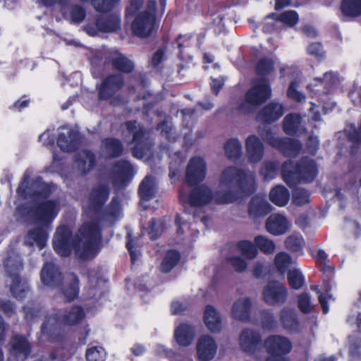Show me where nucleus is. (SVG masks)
Returning a JSON list of instances; mask_svg holds the SVG:
<instances>
[{
  "mask_svg": "<svg viewBox=\"0 0 361 361\" xmlns=\"http://www.w3.org/2000/svg\"><path fill=\"white\" fill-rule=\"evenodd\" d=\"M147 231L151 240L158 239L162 231L160 221L156 218H152L147 224Z\"/></svg>",
  "mask_w": 361,
  "mask_h": 361,
  "instance_id": "e2e57ef3",
  "label": "nucleus"
},
{
  "mask_svg": "<svg viewBox=\"0 0 361 361\" xmlns=\"http://www.w3.org/2000/svg\"><path fill=\"white\" fill-rule=\"evenodd\" d=\"M87 361H104L106 359V351L101 346H93L86 350Z\"/></svg>",
  "mask_w": 361,
  "mask_h": 361,
  "instance_id": "052dcab7",
  "label": "nucleus"
},
{
  "mask_svg": "<svg viewBox=\"0 0 361 361\" xmlns=\"http://www.w3.org/2000/svg\"><path fill=\"white\" fill-rule=\"evenodd\" d=\"M138 195L143 201H149L155 195L156 189L154 178L152 176H146L139 185Z\"/></svg>",
  "mask_w": 361,
  "mask_h": 361,
  "instance_id": "58836bf2",
  "label": "nucleus"
},
{
  "mask_svg": "<svg viewBox=\"0 0 361 361\" xmlns=\"http://www.w3.org/2000/svg\"><path fill=\"white\" fill-rule=\"evenodd\" d=\"M69 17L71 23L79 24L85 20L86 11L80 5H72L69 11Z\"/></svg>",
  "mask_w": 361,
  "mask_h": 361,
  "instance_id": "bf43d9fd",
  "label": "nucleus"
},
{
  "mask_svg": "<svg viewBox=\"0 0 361 361\" xmlns=\"http://www.w3.org/2000/svg\"><path fill=\"white\" fill-rule=\"evenodd\" d=\"M195 330L194 326L187 323H181L174 330V338L178 345L188 347L195 338Z\"/></svg>",
  "mask_w": 361,
  "mask_h": 361,
  "instance_id": "72a5a7b5",
  "label": "nucleus"
},
{
  "mask_svg": "<svg viewBox=\"0 0 361 361\" xmlns=\"http://www.w3.org/2000/svg\"><path fill=\"white\" fill-rule=\"evenodd\" d=\"M274 262L277 270L284 274L291 264L292 258L289 254L281 252L276 255Z\"/></svg>",
  "mask_w": 361,
  "mask_h": 361,
  "instance_id": "13d9d810",
  "label": "nucleus"
},
{
  "mask_svg": "<svg viewBox=\"0 0 361 361\" xmlns=\"http://www.w3.org/2000/svg\"><path fill=\"white\" fill-rule=\"evenodd\" d=\"M252 302L250 298H239L233 305L232 317L241 322H248L250 319Z\"/></svg>",
  "mask_w": 361,
  "mask_h": 361,
  "instance_id": "7c9ffc66",
  "label": "nucleus"
},
{
  "mask_svg": "<svg viewBox=\"0 0 361 361\" xmlns=\"http://www.w3.org/2000/svg\"><path fill=\"white\" fill-rule=\"evenodd\" d=\"M30 103V99L26 94L22 95L17 101L13 104L9 106L8 109L14 112H21L25 109L28 107Z\"/></svg>",
  "mask_w": 361,
  "mask_h": 361,
  "instance_id": "774afa93",
  "label": "nucleus"
},
{
  "mask_svg": "<svg viewBox=\"0 0 361 361\" xmlns=\"http://www.w3.org/2000/svg\"><path fill=\"white\" fill-rule=\"evenodd\" d=\"M29 176L25 174L16 189V193L23 200L32 199L34 201H47L52 193V188L49 183L43 181L39 176L29 183Z\"/></svg>",
  "mask_w": 361,
  "mask_h": 361,
  "instance_id": "6e6552de",
  "label": "nucleus"
},
{
  "mask_svg": "<svg viewBox=\"0 0 361 361\" xmlns=\"http://www.w3.org/2000/svg\"><path fill=\"white\" fill-rule=\"evenodd\" d=\"M267 231L274 235L285 234L290 229V224L287 218L281 214H271L266 221Z\"/></svg>",
  "mask_w": 361,
  "mask_h": 361,
  "instance_id": "bb28decb",
  "label": "nucleus"
},
{
  "mask_svg": "<svg viewBox=\"0 0 361 361\" xmlns=\"http://www.w3.org/2000/svg\"><path fill=\"white\" fill-rule=\"evenodd\" d=\"M99 221L91 220L82 223L73 236L67 226H60L54 235L52 245L59 256L69 257L73 250L78 259L85 262L98 255L104 246Z\"/></svg>",
  "mask_w": 361,
  "mask_h": 361,
  "instance_id": "f257e3e1",
  "label": "nucleus"
},
{
  "mask_svg": "<svg viewBox=\"0 0 361 361\" xmlns=\"http://www.w3.org/2000/svg\"><path fill=\"white\" fill-rule=\"evenodd\" d=\"M214 199L212 190L205 185L195 187L189 193L188 202L192 207L208 204Z\"/></svg>",
  "mask_w": 361,
  "mask_h": 361,
  "instance_id": "a878e982",
  "label": "nucleus"
},
{
  "mask_svg": "<svg viewBox=\"0 0 361 361\" xmlns=\"http://www.w3.org/2000/svg\"><path fill=\"white\" fill-rule=\"evenodd\" d=\"M288 295V288L277 281H269L262 291L263 300L269 305H280L285 303Z\"/></svg>",
  "mask_w": 361,
  "mask_h": 361,
  "instance_id": "2eb2a0df",
  "label": "nucleus"
},
{
  "mask_svg": "<svg viewBox=\"0 0 361 361\" xmlns=\"http://www.w3.org/2000/svg\"><path fill=\"white\" fill-rule=\"evenodd\" d=\"M284 114L282 104L271 102L266 104L257 114V119L266 124H271L278 121Z\"/></svg>",
  "mask_w": 361,
  "mask_h": 361,
  "instance_id": "5701e85b",
  "label": "nucleus"
},
{
  "mask_svg": "<svg viewBox=\"0 0 361 361\" xmlns=\"http://www.w3.org/2000/svg\"><path fill=\"white\" fill-rule=\"evenodd\" d=\"M255 243L257 248L264 254H272L276 249V245L272 240L261 235L255 237Z\"/></svg>",
  "mask_w": 361,
  "mask_h": 361,
  "instance_id": "603ef678",
  "label": "nucleus"
},
{
  "mask_svg": "<svg viewBox=\"0 0 361 361\" xmlns=\"http://www.w3.org/2000/svg\"><path fill=\"white\" fill-rule=\"evenodd\" d=\"M102 57L105 65H110L116 73L123 76L133 73L135 69V62L116 48L104 50Z\"/></svg>",
  "mask_w": 361,
  "mask_h": 361,
  "instance_id": "ddd939ff",
  "label": "nucleus"
},
{
  "mask_svg": "<svg viewBox=\"0 0 361 361\" xmlns=\"http://www.w3.org/2000/svg\"><path fill=\"white\" fill-rule=\"evenodd\" d=\"M40 279L44 286L54 288L62 282V273L54 263L46 262L40 271Z\"/></svg>",
  "mask_w": 361,
  "mask_h": 361,
  "instance_id": "4be33fe9",
  "label": "nucleus"
},
{
  "mask_svg": "<svg viewBox=\"0 0 361 361\" xmlns=\"http://www.w3.org/2000/svg\"><path fill=\"white\" fill-rule=\"evenodd\" d=\"M102 145L110 158H118L123 154L124 146L118 138L106 137L102 140Z\"/></svg>",
  "mask_w": 361,
  "mask_h": 361,
  "instance_id": "ea45409f",
  "label": "nucleus"
},
{
  "mask_svg": "<svg viewBox=\"0 0 361 361\" xmlns=\"http://www.w3.org/2000/svg\"><path fill=\"white\" fill-rule=\"evenodd\" d=\"M280 21L278 18L271 16V13L267 15L261 25V30L264 33L271 34L276 32L280 30Z\"/></svg>",
  "mask_w": 361,
  "mask_h": 361,
  "instance_id": "5fc2aeb1",
  "label": "nucleus"
},
{
  "mask_svg": "<svg viewBox=\"0 0 361 361\" xmlns=\"http://www.w3.org/2000/svg\"><path fill=\"white\" fill-rule=\"evenodd\" d=\"M74 161L81 176H87L97 165L96 156L90 149H83L75 154Z\"/></svg>",
  "mask_w": 361,
  "mask_h": 361,
  "instance_id": "393cba45",
  "label": "nucleus"
},
{
  "mask_svg": "<svg viewBox=\"0 0 361 361\" xmlns=\"http://www.w3.org/2000/svg\"><path fill=\"white\" fill-rule=\"evenodd\" d=\"M263 347L268 355L265 361H289L286 355L290 353L293 345L288 338L274 334L264 340Z\"/></svg>",
  "mask_w": 361,
  "mask_h": 361,
  "instance_id": "9d476101",
  "label": "nucleus"
},
{
  "mask_svg": "<svg viewBox=\"0 0 361 361\" xmlns=\"http://www.w3.org/2000/svg\"><path fill=\"white\" fill-rule=\"evenodd\" d=\"M310 193L305 188H298L293 191L292 202L296 206L301 207L310 203Z\"/></svg>",
  "mask_w": 361,
  "mask_h": 361,
  "instance_id": "6e6d98bb",
  "label": "nucleus"
},
{
  "mask_svg": "<svg viewBox=\"0 0 361 361\" xmlns=\"http://www.w3.org/2000/svg\"><path fill=\"white\" fill-rule=\"evenodd\" d=\"M157 4L149 0L145 11L135 16L131 23L132 33L140 38L149 37L156 25Z\"/></svg>",
  "mask_w": 361,
  "mask_h": 361,
  "instance_id": "0eeeda50",
  "label": "nucleus"
},
{
  "mask_svg": "<svg viewBox=\"0 0 361 361\" xmlns=\"http://www.w3.org/2000/svg\"><path fill=\"white\" fill-rule=\"evenodd\" d=\"M279 319L285 330L290 333L300 331V323L294 310L284 307L280 312Z\"/></svg>",
  "mask_w": 361,
  "mask_h": 361,
  "instance_id": "f704fd0d",
  "label": "nucleus"
},
{
  "mask_svg": "<svg viewBox=\"0 0 361 361\" xmlns=\"http://www.w3.org/2000/svg\"><path fill=\"white\" fill-rule=\"evenodd\" d=\"M279 169V163L275 161H264L259 170V174L264 180H271L276 178Z\"/></svg>",
  "mask_w": 361,
  "mask_h": 361,
  "instance_id": "de8ad7c7",
  "label": "nucleus"
},
{
  "mask_svg": "<svg viewBox=\"0 0 361 361\" xmlns=\"http://www.w3.org/2000/svg\"><path fill=\"white\" fill-rule=\"evenodd\" d=\"M271 209V206L264 197L255 195L249 202L248 214L252 219H258L268 215Z\"/></svg>",
  "mask_w": 361,
  "mask_h": 361,
  "instance_id": "c85d7f7f",
  "label": "nucleus"
},
{
  "mask_svg": "<svg viewBox=\"0 0 361 361\" xmlns=\"http://www.w3.org/2000/svg\"><path fill=\"white\" fill-rule=\"evenodd\" d=\"M261 342L260 333L250 328L243 329L239 336L240 346L246 353H254Z\"/></svg>",
  "mask_w": 361,
  "mask_h": 361,
  "instance_id": "b1692460",
  "label": "nucleus"
},
{
  "mask_svg": "<svg viewBox=\"0 0 361 361\" xmlns=\"http://www.w3.org/2000/svg\"><path fill=\"white\" fill-rule=\"evenodd\" d=\"M180 253L174 249L166 251L160 265V270L162 273H169L180 262Z\"/></svg>",
  "mask_w": 361,
  "mask_h": 361,
  "instance_id": "a19ab883",
  "label": "nucleus"
},
{
  "mask_svg": "<svg viewBox=\"0 0 361 361\" xmlns=\"http://www.w3.org/2000/svg\"><path fill=\"white\" fill-rule=\"evenodd\" d=\"M301 123L302 117L299 114H288L283 121V130L286 135L293 136L299 132Z\"/></svg>",
  "mask_w": 361,
  "mask_h": 361,
  "instance_id": "4c0bfd02",
  "label": "nucleus"
},
{
  "mask_svg": "<svg viewBox=\"0 0 361 361\" xmlns=\"http://www.w3.org/2000/svg\"><path fill=\"white\" fill-rule=\"evenodd\" d=\"M269 197L270 201L275 205L284 207L290 200V192L284 185H278L271 188Z\"/></svg>",
  "mask_w": 361,
  "mask_h": 361,
  "instance_id": "e433bc0d",
  "label": "nucleus"
},
{
  "mask_svg": "<svg viewBox=\"0 0 361 361\" xmlns=\"http://www.w3.org/2000/svg\"><path fill=\"white\" fill-rule=\"evenodd\" d=\"M59 212L56 200L43 201L35 206L21 203L16 207V214L23 220H32L35 224L48 226L57 216Z\"/></svg>",
  "mask_w": 361,
  "mask_h": 361,
  "instance_id": "20e7f679",
  "label": "nucleus"
},
{
  "mask_svg": "<svg viewBox=\"0 0 361 361\" xmlns=\"http://www.w3.org/2000/svg\"><path fill=\"white\" fill-rule=\"evenodd\" d=\"M271 96V87L267 78L256 79L252 87L245 92L243 102L238 106V110L249 114L253 109L264 104Z\"/></svg>",
  "mask_w": 361,
  "mask_h": 361,
  "instance_id": "423d86ee",
  "label": "nucleus"
},
{
  "mask_svg": "<svg viewBox=\"0 0 361 361\" xmlns=\"http://www.w3.org/2000/svg\"><path fill=\"white\" fill-rule=\"evenodd\" d=\"M113 182L116 185H126L133 177V167L127 160H119L113 166Z\"/></svg>",
  "mask_w": 361,
  "mask_h": 361,
  "instance_id": "aec40b11",
  "label": "nucleus"
},
{
  "mask_svg": "<svg viewBox=\"0 0 361 361\" xmlns=\"http://www.w3.org/2000/svg\"><path fill=\"white\" fill-rule=\"evenodd\" d=\"M203 320L207 328L212 333H218L222 329L221 315L212 305H206Z\"/></svg>",
  "mask_w": 361,
  "mask_h": 361,
  "instance_id": "c9c22d12",
  "label": "nucleus"
},
{
  "mask_svg": "<svg viewBox=\"0 0 361 361\" xmlns=\"http://www.w3.org/2000/svg\"><path fill=\"white\" fill-rule=\"evenodd\" d=\"M298 307L303 314H309L312 310L311 297L307 293H302L297 297Z\"/></svg>",
  "mask_w": 361,
  "mask_h": 361,
  "instance_id": "680f3d73",
  "label": "nucleus"
},
{
  "mask_svg": "<svg viewBox=\"0 0 361 361\" xmlns=\"http://www.w3.org/2000/svg\"><path fill=\"white\" fill-rule=\"evenodd\" d=\"M255 71L258 76L265 78L274 71V60L268 57L259 59L255 65Z\"/></svg>",
  "mask_w": 361,
  "mask_h": 361,
  "instance_id": "c03bdc74",
  "label": "nucleus"
},
{
  "mask_svg": "<svg viewBox=\"0 0 361 361\" xmlns=\"http://www.w3.org/2000/svg\"><path fill=\"white\" fill-rule=\"evenodd\" d=\"M343 133L347 141L351 143L349 152L351 155H355L361 146V123L357 126L355 123H348Z\"/></svg>",
  "mask_w": 361,
  "mask_h": 361,
  "instance_id": "2f4dec72",
  "label": "nucleus"
},
{
  "mask_svg": "<svg viewBox=\"0 0 361 361\" xmlns=\"http://www.w3.org/2000/svg\"><path fill=\"white\" fill-rule=\"evenodd\" d=\"M245 148L250 162L258 163L262 159L264 154V147L257 135H251L247 137Z\"/></svg>",
  "mask_w": 361,
  "mask_h": 361,
  "instance_id": "cd10ccee",
  "label": "nucleus"
},
{
  "mask_svg": "<svg viewBox=\"0 0 361 361\" xmlns=\"http://www.w3.org/2000/svg\"><path fill=\"white\" fill-rule=\"evenodd\" d=\"M85 317L83 308L80 305H73L69 310H66L63 314H56L45 317L41 326V331L43 334H49L54 331V322H61L66 326H75L80 324Z\"/></svg>",
  "mask_w": 361,
  "mask_h": 361,
  "instance_id": "9b49d317",
  "label": "nucleus"
},
{
  "mask_svg": "<svg viewBox=\"0 0 361 361\" xmlns=\"http://www.w3.org/2000/svg\"><path fill=\"white\" fill-rule=\"evenodd\" d=\"M207 174V166L203 158L192 157L185 170V182L190 186L198 185L202 182Z\"/></svg>",
  "mask_w": 361,
  "mask_h": 361,
  "instance_id": "dca6fc26",
  "label": "nucleus"
},
{
  "mask_svg": "<svg viewBox=\"0 0 361 361\" xmlns=\"http://www.w3.org/2000/svg\"><path fill=\"white\" fill-rule=\"evenodd\" d=\"M224 151L229 159L237 160L242 154V145L237 138L228 139L224 145Z\"/></svg>",
  "mask_w": 361,
  "mask_h": 361,
  "instance_id": "37998d69",
  "label": "nucleus"
},
{
  "mask_svg": "<svg viewBox=\"0 0 361 361\" xmlns=\"http://www.w3.org/2000/svg\"><path fill=\"white\" fill-rule=\"evenodd\" d=\"M40 226L27 232V238L32 240L39 249H43L46 245L48 239V233Z\"/></svg>",
  "mask_w": 361,
  "mask_h": 361,
  "instance_id": "49530a36",
  "label": "nucleus"
},
{
  "mask_svg": "<svg viewBox=\"0 0 361 361\" xmlns=\"http://www.w3.org/2000/svg\"><path fill=\"white\" fill-rule=\"evenodd\" d=\"M125 127L129 135L132 136L130 144H133L132 154L137 158L143 157L148 150V131L145 127L136 120H130L124 122Z\"/></svg>",
  "mask_w": 361,
  "mask_h": 361,
  "instance_id": "f8f14e48",
  "label": "nucleus"
},
{
  "mask_svg": "<svg viewBox=\"0 0 361 361\" xmlns=\"http://www.w3.org/2000/svg\"><path fill=\"white\" fill-rule=\"evenodd\" d=\"M109 11L100 12L94 23H87L84 26L85 32L91 37L97 36L99 32L114 33L121 29V18L118 13Z\"/></svg>",
  "mask_w": 361,
  "mask_h": 361,
  "instance_id": "1a4fd4ad",
  "label": "nucleus"
},
{
  "mask_svg": "<svg viewBox=\"0 0 361 361\" xmlns=\"http://www.w3.org/2000/svg\"><path fill=\"white\" fill-rule=\"evenodd\" d=\"M119 207V201L114 197L106 207H103L101 214L97 216L104 220L115 219L118 216Z\"/></svg>",
  "mask_w": 361,
  "mask_h": 361,
  "instance_id": "09e8293b",
  "label": "nucleus"
},
{
  "mask_svg": "<svg viewBox=\"0 0 361 361\" xmlns=\"http://www.w3.org/2000/svg\"><path fill=\"white\" fill-rule=\"evenodd\" d=\"M9 344L10 353L16 361L26 360L32 353V345L25 336H12Z\"/></svg>",
  "mask_w": 361,
  "mask_h": 361,
  "instance_id": "a211bd4d",
  "label": "nucleus"
},
{
  "mask_svg": "<svg viewBox=\"0 0 361 361\" xmlns=\"http://www.w3.org/2000/svg\"><path fill=\"white\" fill-rule=\"evenodd\" d=\"M4 267L8 276L12 279L10 291L17 299H23L30 290L28 282L23 279L19 271L23 268L20 257L14 252H8L3 260Z\"/></svg>",
  "mask_w": 361,
  "mask_h": 361,
  "instance_id": "39448f33",
  "label": "nucleus"
},
{
  "mask_svg": "<svg viewBox=\"0 0 361 361\" xmlns=\"http://www.w3.org/2000/svg\"><path fill=\"white\" fill-rule=\"evenodd\" d=\"M196 348L199 361H210L216 354L217 344L212 336L202 335L197 341Z\"/></svg>",
  "mask_w": 361,
  "mask_h": 361,
  "instance_id": "412c9836",
  "label": "nucleus"
},
{
  "mask_svg": "<svg viewBox=\"0 0 361 361\" xmlns=\"http://www.w3.org/2000/svg\"><path fill=\"white\" fill-rule=\"evenodd\" d=\"M221 183L231 188L236 184V190L216 191L214 200L217 204H229L238 200L242 196H250L255 193L256 184L254 178L247 175L244 169L235 166H228L221 173Z\"/></svg>",
  "mask_w": 361,
  "mask_h": 361,
  "instance_id": "f03ea898",
  "label": "nucleus"
},
{
  "mask_svg": "<svg viewBox=\"0 0 361 361\" xmlns=\"http://www.w3.org/2000/svg\"><path fill=\"white\" fill-rule=\"evenodd\" d=\"M261 323L264 329L273 331L278 326V322L274 314L269 310H262L261 312Z\"/></svg>",
  "mask_w": 361,
  "mask_h": 361,
  "instance_id": "4d7b16f0",
  "label": "nucleus"
},
{
  "mask_svg": "<svg viewBox=\"0 0 361 361\" xmlns=\"http://www.w3.org/2000/svg\"><path fill=\"white\" fill-rule=\"evenodd\" d=\"M143 0H130L129 5L125 11V16L127 20L137 15V12L143 6Z\"/></svg>",
  "mask_w": 361,
  "mask_h": 361,
  "instance_id": "69168bd1",
  "label": "nucleus"
},
{
  "mask_svg": "<svg viewBox=\"0 0 361 361\" xmlns=\"http://www.w3.org/2000/svg\"><path fill=\"white\" fill-rule=\"evenodd\" d=\"M340 9L343 17H358L361 16V0H342Z\"/></svg>",
  "mask_w": 361,
  "mask_h": 361,
  "instance_id": "79ce46f5",
  "label": "nucleus"
},
{
  "mask_svg": "<svg viewBox=\"0 0 361 361\" xmlns=\"http://www.w3.org/2000/svg\"><path fill=\"white\" fill-rule=\"evenodd\" d=\"M109 195L110 188L108 185L102 183L93 187L88 198V207L90 212L99 215Z\"/></svg>",
  "mask_w": 361,
  "mask_h": 361,
  "instance_id": "f3484780",
  "label": "nucleus"
},
{
  "mask_svg": "<svg viewBox=\"0 0 361 361\" xmlns=\"http://www.w3.org/2000/svg\"><path fill=\"white\" fill-rule=\"evenodd\" d=\"M287 279L290 287L294 290L300 289L305 283V277L302 272L297 269L288 271Z\"/></svg>",
  "mask_w": 361,
  "mask_h": 361,
  "instance_id": "3c124183",
  "label": "nucleus"
},
{
  "mask_svg": "<svg viewBox=\"0 0 361 361\" xmlns=\"http://www.w3.org/2000/svg\"><path fill=\"white\" fill-rule=\"evenodd\" d=\"M318 172L316 161L308 157H302L296 161L288 159L281 166L282 179L290 188L313 182Z\"/></svg>",
  "mask_w": 361,
  "mask_h": 361,
  "instance_id": "7ed1b4c3",
  "label": "nucleus"
},
{
  "mask_svg": "<svg viewBox=\"0 0 361 361\" xmlns=\"http://www.w3.org/2000/svg\"><path fill=\"white\" fill-rule=\"evenodd\" d=\"M284 243L286 248L290 252L298 255L303 254L305 241L302 235L292 234L286 238Z\"/></svg>",
  "mask_w": 361,
  "mask_h": 361,
  "instance_id": "a18cd8bd",
  "label": "nucleus"
},
{
  "mask_svg": "<svg viewBox=\"0 0 361 361\" xmlns=\"http://www.w3.org/2000/svg\"><path fill=\"white\" fill-rule=\"evenodd\" d=\"M271 16H275L278 18L280 23H282L289 27L295 26L299 20L298 14L295 11H287L281 13V14L271 13Z\"/></svg>",
  "mask_w": 361,
  "mask_h": 361,
  "instance_id": "864d4df0",
  "label": "nucleus"
},
{
  "mask_svg": "<svg viewBox=\"0 0 361 361\" xmlns=\"http://www.w3.org/2000/svg\"><path fill=\"white\" fill-rule=\"evenodd\" d=\"M302 147L299 140L283 137L279 139L275 149L281 152L285 157H295L300 154Z\"/></svg>",
  "mask_w": 361,
  "mask_h": 361,
  "instance_id": "473e14b6",
  "label": "nucleus"
},
{
  "mask_svg": "<svg viewBox=\"0 0 361 361\" xmlns=\"http://www.w3.org/2000/svg\"><path fill=\"white\" fill-rule=\"evenodd\" d=\"M124 78L118 73H111L106 76L97 87L98 99L100 101H107L111 99L117 92L124 86Z\"/></svg>",
  "mask_w": 361,
  "mask_h": 361,
  "instance_id": "4468645a",
  "label": "nucleus"
},
{
  "mask_svg": "<svg viewBox=\"0 0 361 361\" xmlns=\"http://www.w3.org/2000/svg\"><path fill=\"white\" fill-rule=\"evenodd\" d=\"M336 76L332 72H326L323 75L322 78H315L314 79V85L320 84L324 86V89H327L333 86L335 83Z\"/></svg>",
  "mask_w": 361,
  "mask_h": 361,
  "instance_id": "338daca9",
  "label": "nucleus"
},
{
  "mask_svg": "<svg viewBox=\"0 0 361 361\" xmlns=\"http://www.w3.org/2000/svg\"><path fill=\"white\" fill-rule=\"evenodd\" d=\"M241 254L248 259L255 258L258 254L257 248L253 243L247 240H241L236 245Z\"/></svg>",
  "mask_w": 361,
  "mask_h": 361,
  "instance_id": "8fccbe9b",
  "label": "nucleus"
},
{
  "mask_svg": "<svg viewBox=\"0 0 361 361\" xmlns=\"http://www.w3.org/2000/svg\"><path fill=\"white\" fill-rule=\"evenodd\" d=\"M60 292L63 296L66 302H71L78 299L80 293V280L74 273L68 274L65 280L61 282Z\"/></svg>",
  "mask_w": 361,
  "mask_h": 361,
  "instance_id": "6ab92c4d",
  "label": "nucleus"
},
{
  "mask_svg": "<svg viewBox=\"0 0 361 361\" xmlns=\"http://www.w3.org/2000/svg\"><path fill=\"white\" fill-rule=\"evenodd\" d=\"M287 97L295 102H302L305 101V95L298 90V83L296 81H291L287 90Z\"/></svg>",
  "mask_w": 361,
  "mask_h": 361,
  "instance_id": "0e129e2a",
  "label": "nucleus"
},
{
  "mask_svg": "<svg viewBox=\"0 0 361 361\" xmlns=\"http://www.w3.org/2000/svg\"><path fill=\"white\" fill-rule=\"evenodd\" d=\"M56 143L58 147L66 152H75L80 144V134L73 130H70L66 135L63 133L58 135Z\"/></svg>",
  "mask_w": 361,
  "mask_h": 361,
  "instance_id": "c756f323",
  "label": "nucleus"
}]
</instances>
